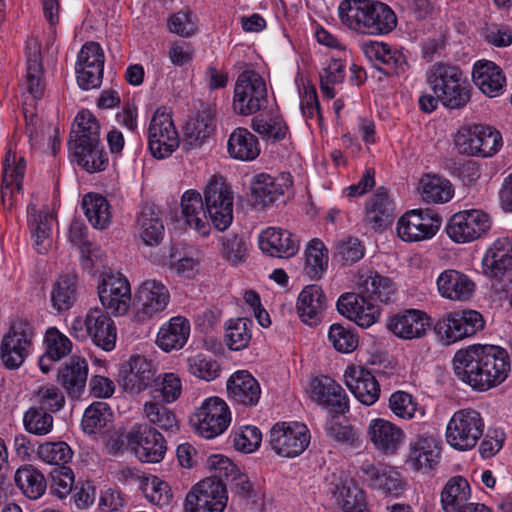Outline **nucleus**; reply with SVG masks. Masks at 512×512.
<instances>
[{
  "instance_id": "obj_1",
  "label": "nucleus",
  "mask_w": 512,
  "mask_h": 512,
  "mask_svg": "<svg viewBox=\"0 0 512 512\" xmlns=\"http://www.w3.org/2000/svg\"><path fill=\"white\" fill-rule=\"evenodd\" d=\"M455 375L476 391H487L503 383L510 371L505 349L494 345H471L453 357Z\"/></svg>"
},
{
  "instance_id": "obj_41",
  "label": "nucleus",
  "mask_w": 512,
  "mask_h": 512,
  "mask_svg": "<svg viewBox=\"0 0 512 512\" xmlns=\"http://www.w3.org/2000/svg\"><path fill=\"white\" fill-rule=\"evenodd\" d=\"M69 150L74 161L89 173L103 171L108 165V156L100 141L70 144Z\"/></svg>"
},
{
  "instance_id": "obj_24",
  "label": "nucleus",
  "mask_w": 512,
  "mask_h": 512,
  "mask_svg": "<svg viewBox=\"0 0 512 512\" xmlns=\"http://www.w3.org/2000/svg\"><path fill=\"white\" fill-rule=\"evenodd\" d=\"M312 398L320 405L328 407L334 414H344L349 409V400L344 389L327 376L315 378L311 382Z\"/></svg>"
},
{
  "instance_id": "obj_14",
  "label": "nucleus",
  "mask_w": 512,
  "mask_h": 512,
  "mask_svg": "<svg viewBox=\"0 0 512 512\" xmlns=\"http://www.w3.org/2000/svg\"><path fill=\"white\" fill-rule=\"evenodd\" d=\"M227 504L225 485L214 478H207L186 495L185 512H223Z\"/></svg>"
},
{
  "instance_id": "obj_51",
  "label": "nucleus",
  "mask_w": 512,
  "mask_h": 512,
  "mask_svg": "<svg viewBox=\"0 0 512 512\" xmlns=\"http://www.w3.org/2000/svg\"><path fill=\"white\" fill-rule=\"evenodd\" d=\"M14 479L21 492L31 500L39 499L46 491L47 483L44 475L31 465L20 467Z\"/></svg>"
},
{
  "instance_id": "obj_57",
  "label": "nucleus",
  "mask_w": 512,
  "mask_h": 512,
  "mask_svg": "<svg viewBox=\"0 0 512 512\" xmlns=\"http://www.w3.org/2000/svg\"><path fill=\"white\" fill-rule=\"evenodd\" d=\"M53 416L51 413L38 407H30L23 416L25 430L37 436H44L53 429Z\"/></svg>"
},
{
  "instance_id": "obj_37",
  "label": "nucleus",
  "mask_w": 512,
  "mask_h": 512,
  "mask_svg": "<svg viewBox=\"0 0 512 512\" xmlns=\"http://www.w3.org/2000/svg\"><path fill=\"white\" fill-rule=\"evenodd\" d=\"M326 309V296L318 285H308L300 293L297 311L302 321L310 326L316 325Z\"/></svg>"
},
{
  "instance_id": "obj_42",
  "label": "nucleus",
  "mask_w": 512,
  "mask_h": 512,
  "mask_svg": "<svg viewBox=\"0 0 512 512\" xmlns=\"http://www.w3.org/2000/svg\"><path fill=\"white\" fill-rule=\"evenodd\" d=\"M139 237L147 246L158 245L164 236V225L159 210L154 205L142 207L136 222Z\"/></svg>"
},
{
  "instance_id": "obj_26",
  "label": "nucleus",
  "mask_w": 512,
  "mask_h": 512,
  "mask_svg": "<svg viewBox=\"0 0 512 512\" xmlns=\"http://www.w3.org/2000/svg\"><path fill=\"white\" fill-rule=\"evenodd\" d=\"M365 56L375 67L386 75L400 74L405 71L407 62L402 52L392 49L388 44L370 41L362 45Z\"/></svg>"
},
{
  "instance_id": "obj_17",
  "label": "nucleus",
  "mask_w": 512,
  "mask_h": 512,
  "mask_svg": "<svg viewBox=\"0 0 512 512\" xmlns=\"http://www.w3.org/2000/svg\"><path fill=\"white\" fill-rule=\"evenodd\" d=\"M490 228V220L480 210H467L454 214L447 226V235L456 243L476 240Z\"/></svg>"
},
{
  "instance_id": "obj_13",
  "label": "nucleus",
  "mask_w": 512,
  "mask_h": 512,
  "mask_svg": "<svg viewBox=\"0 0 512 512\" xmlns=\"http://www.w3.org/2000/svg\"><path fill=\"white\" fill-rule=\"evenodd\" d=\"M179 136L171 115L157 109L148 127V145L154 158L164 159L179 147Z\"/></svg>"
},
{
  "instance_id": "obj_56",
  "label": "nucleus",
  "mask_w": 512,
  "mask_h": 512,
  "mask_svg": "<svg viewBox=\"0 0 512 512\" xmlns=\"http://www.w3.org/2000/svg\"><path fill=\"white\" fill-rule=\"evenodd\" d=\"M109 406L104 402H94L84 412L82 418V427L88 434H96L106 427L111 420Z\"/></svg>"
},
{
  "instance_id": "obj_61",
  "label": "nucleus",
  "mask_w": 512,
  "mask_h": 512,
  "mask_svg": "<svg viewBox=\"0 0 512 512\" xmlns=\"http://www.w3.org/2000/svg\"><path fill=\"white\" fill-rule=\"evenodd\" d=\"M328 340L341 353H350L358 346L356 334L349 327L339 323H334L330 326Z\"/></svg>"
},
{
  "instance_id": "obj_52",
  "label": "nucleus",
  "mask_w": 512,
  "mask_h": 512,
  "mask_svg": "<svg viewBox=\"0 0 512 512\" xmlns=\"http://www.w3.org/2000/svg\"><path fill=\"white\" fill-rule=\"evenodd\" d=\"M84 213L96 229H105L111 223L110 204L102 195L89 193L82 200Z\"/></svg>"
},
{
  "instance_id": "obj_21",
  "label": "nucleus",
  "mask_w": 512,
  "mask_h": 512,
  "mask_svg": "<svg viewBox=\"0 0 512 512\" xmlns=\"http://www.w3.org/2000/svg\"><path fill=\"white\" fill-rule=\"evenodd\" d=\"M355 285L357 291L370 301L389 303L396 298L397 289L393 281L371 269H360Z\"/></svg>"
},
{
  "instance_id": "obj_3",
  "label": "nucleus",
  "mask_w": 512,
  "mask_h": 512,
  "mask_svg": "<svg viewBox=\"0 0 512 512\" xmlns=\"http://www.w3.org/2000/svg\"><path fill=\"white\" fill-rule=\"evenodd\" d=\"M426 80L439 101L449 109H461L470 101V84L458 66L435 63L428 70Z\"/></svg>"
},
{
  "instance_id": "obj_47",
  "label": "nucleus",
  "mask_w": 512,
  "mask_h": 512,
  "mask_svg": "<svg viewBox=\"0 0 512 512\" xmlns=\"http://www.w3.org/2000/svg\"><path fill=\"white\" fill-rule=\"evenodd\" d=\"M470 486L463 477H453L444 486L441 493V503L446 512H458L469 503Z\"/></svg>"
},
{
  "instance_id": "obj_45",
  "label": "nucleus",
  "mask_w": 512,
  "mask_h": 512,
  "mask_svg": "<svg viewBox=\"0 0 512 512\" xmlns=\"http://www.w3.org/2000/svg\"><path fill=\"white\" fill-rule=\"evenodd\" d=\"M215 130L214 114L205 108L189 119L185 126V141L191 147H200Z\"/></svg>"
},
{
  "instance_id": "obj_11",
  "label": "nucleus",
  "mask_w": 512,
  "mask_h": 512,
  "mask_svg": "<svg viewBox=\"0 0 512 512\" xmlns=\"http://www.w3.org/2000/svg\"><path fill=\"white\" fill-rule=\"evenodd\" d=\"M483 327L484 320L479 312L463 310L450 312L439 319L434 331L445 345H449L475 335Z\"/></svg>"
},
{
  "instance_id": "obj_64",
  "label": "nucleus",
  "mask_w": 512,
  "mask_h": 512,
  "mask_svg": "<svg viewBox=\"0 0 512 512\" xmlns=\"http://www.w3.org/2000/svg\"><path fill=\"white\" fill-rule=\"evenodd\" d=\"M156 389L153 394L159 393L161 401L165 403H172L176 401L182 393V383L180 378L174 373H165L158 377Z\"/></svg>"
},
{
  "instance_id": "obj_5",
  "label": "nucleus",
  "mask_w": 512,
  "mask_h": 512,
  "mask_svg": "<svg viewBox=\"0 0 512 512\" xmlns=\"http://www.w3.org/2000/svg\"><path fill=\"white\" fill-rule=\"evenodd\" d=\"M35 327L24 318L16 319L3 336L0 346V358L8 369H17L29 356L33 349Z\"/></svg>"
},
{
  "instance_id": "obj_20",
  "label": "nucleus",
  "mask_w": 512,
  "mask_h": 512,
  "mask_svg": "<svg viewBox=\"0 0 512 512\" xmlns=\"http://www.w3.org/2000/svg\"><path fill=\"white\" fill-rule=\"evenodd\" d=\"M343 377L347 388L362 404L371 406L379 399L380 385L369 369L361 365H349Z\"/></svg>"
},
{
  "instance_id": "obj_2",
  "label": "nucleus",
  "mask_w": 512,
  "mask_h": 512,
  "mask_svg": "<svg viewBox=\"0 0 512 512\" xmlns=\"http://www.w3.org/2000/svg\"><path fill=\"white\" fill-rule=\"evenodd\" d=\"M338 12L344 25L362 34H387L397 24L393 10L380 1L345 0L340 3Z\"/></svg>"
},
{
  "instance_id": "obj_25",
  "label": "nucleus",
  "mask_w": 512,
  "mask_h": 512,
  "mask_svg": "<svg viewBox=\"0 0 512 512\" xmlns=\"http://www.w3.org/2000/svg\"><path fill=\"white\" fill-rule=\"evenodd\" d=\"M291 186L292 180L289 173H281L276 177L260 173L255 175L251 181V191L255 203L262 207L275 202Z\"/></svg>"
},
{
  "instance_id": "obj_44",
  "label": "nucleus",
  "mask_w": 512,
  "mask_h": 512,
  "mask_svg": "<svg viewBox=\"0 0 512 512\" xmlns=\"http://www.w3.org/2000/svg\"><path fill=\"white\" fill-rule=\"evenodd\" d=\"M27 212L34 247L38 253L43 254L47 252L50 245L53 216L48 211H38L32 203L28 205Z\"/></svg>"
},
{
  "instance_id": "obj_23",
  "label": "nucleus",
  "mask_w": 512,
  "mask_h": 512,
  "mask_svg": "<svg viewBox=\"0 0 512 512\" xmlns=\"http://www.w3.org/2000/svg\"><path fill=\"white\" fill-rule=\"evenodd\" d=\"M259 248L269 256L291 258L299 251V239L289 231L268 227L259 235Z\"/></svg>"
},
{
  "instance_id": "obj_27",
  "label": "nucleus",
  "mask_w": 512,
  "mask_h": 512,
  "mask_svg": "<svg viewBox=\"0 0 512 512\" xmlns=\"http://www.w3.org/2000/svg\"><path fill=\"white\" fill-rule=\"evenodd\" d=\"M136 298L139 313L144 317H152L166 309L170 293L161 281L148 279L139 286Z\"/></svg>"
},
{
  "instance_id": "obj_54",
  "label": "nucleus",
  "mask_w": 512,
  "mask_h": 512,
  "mask_svg": "<svg viewBox=\"0 0 512 512\" xmlns=\"http://www.w3.org/2000/svg\"><path fill=\"white\" fill-rule=\"evenodd\" d=\"M42 65L40 59V50L36 42L29 44L27 53V73L25 86L28 93L34 98L39 99L43 95V86L41 83Z\"/></svg>"
},
{
  "instance_id": "obj_49",
  "label": "nucleus",
  "mask_w": 512,
  "mask_h": 512,
  "mask_svg": "<svg viewBox=\"0 0 512 512\" xmlns=\"http://www.w3.org/2000/svg\"><path fill=\"white\" fill-rule=\"evenodd\" d=\"M167 403L152 394L151 399L143 405V413L149 423L168 432L178 431V421L174 412L166 406Z\"/></svg>"
},
{
  "instance_id": "obj_36",
  "label": "nucleus",
  "mask_w": 512,
  "mask_h": 512,
  "mask_svg": "<svg viewBox=\"0 0 512 512\" xmlns=\"http://www.w3.org/2000/svg\"><path fill=\"white\" fill-rule=\"evenodd\" d=\"M472 78L474 84L489 97H497L504 92L505 76L501 68L491 61L475 63Z\"/></svg>"
},
{
  "instance_id": "obj_32",
  "label": "nucleus",
  "mask_w": 512,
  "mask_h": 512,
  "mask_svg": "<svg viewBox=\"0 0 512 512\" xmlns=\"http://www.w3.org/2000/svg\"><path fill=\"white\" fill-rule=\"evenodd\" d=\"M440 446L432 436H419L409 446L406 463L415 471L431 470L438 463Z\"/></svg>"
},
{
  "instance_id": "obj_18",
  "label": "nucleus",
  "mask_w": 512,
  "mask_h": 512,
  "mask_svg": "<svg viewBox=\"0 0 512 512\" xmlns=\"http://www.w3.org/2000/svg\"><path fill=\"white\" fill-rule=\"evenodd\" d=\"M98 295L107 313L124 315L130 307V284L120 273L104 274L102 283L98 287Z\"/></svg>"
},
{
  "instance_id": "obj_38",
  "label": "nucleus",
  "mask_w": 512,
  "mask_h": 512,
  "mask_svg": "<svg viewBox=\"0 0 512 512\" xmlns=\"http://www.w3.org/2000/svg\"><path fill=\"white\" fill-rule=\"evenodd\" d=\"M393 210L387 189L379 187L366 204L365 222L376 231L382 230L392 222Z\"/></svg>"
},
{
  "instance_id": "obj_19",
  "label": "nucleus",
  "mask_w": 512,
  "mask_h": 512,
  "mask_svg": "<svg viewBox=\"0 0 512 512\" xmlns=\"http://www.w3.org/2000/svg\"><path fill=\"white\" fill-rule=\"evenodd\" d=\"M328 493L332 495L343 512H365L367 508L364 492L344 472L332 473L327 478Z\"/></svg>"
},
{
  "instance_id": "obj_28",
  "label": "nucleus",
  "mask_w": 512,
  "mask_h": 512,
  "mask_svg": "<svg viewBox=\"0 0 512 512\" xmlns=\"http://www.w3.org/2000/svg\"><path fill=\"white\" fill-rule=\"evenodd\" d=\"M26 163L23 157L17 160L16 153L9 149L3 162V179L1 187L2 202L11 208L14 205V193L22 190Z\"/></svg>"
},
{
  "instance_id": "obj_16",
  "label": "nucleus",
  "mask_w": 512,
  "mask_h": 512,
  "mask_svg": "<svg viewBox=\"0 0 512 512\" xmlns=\"http://www.w3.org/2000/svg\"><path fill=\"white\" fill-rule=\"evenodd\" d=\"M442 218L429 210H410L397 223L398 236L407 242L432 238L439 230Z\"/></svg>"
},
{
  "instance_id": "obj_50",
  "label": "nucleus",
  "mask_w": 512,
  "mask_h": 512,
  "mask_svg": "<svg viewBox=\"0 0 512 512\" xmlns=\"http://www.w3.org/2000/svg\"><path fill=\"white\" fill-rule=\"evenodd\" d=\"M418 190L427 203H446L454 194L451 183L436 175H425L420 179Z\"/></svg>"
},
{
  "instance_id": "obj_33",
  "label": "nucleus",
  "mask_w": 512,
  "mask_h": 512,
  "mask_svg": "<svg viewBox=\"0 0 512 512\" xmlns=\"http://www.w3.org/2000/svg\"><path fill=\"white\" fill-rule=\"evenodd\" d=\"M227 391L231 400L244 406L258 403L261 388L258 381L247 371H237L227 381Z\"/></svg>"
},
{
  "instance_id": "obj_34",
  "label": "nucleus",
  "mask_w": 512,
  "mask_h": 512,
  "mask_svg": "<svg viewBox=\"0 0 512 512\" xmlns=\"http://www.w3.org/2000/svg\"><path fill=\"white\" fill-rule=\"evenodd\" d=\"M182 216L186 224L202 236L210 233L208 213L201 194L195 190L186 191L181 199Z\"/></svg>"
},
{
  "instance_id": "obj_31",
  "label": "nucleus",
  "mask_w": 512,
  "mask_h": 512,
  "mask_svg": "<svg viewBox=\"0 0 512 512\" xmlns=\"http://www.w3.org/2000/svg\"><path fill=\"white\" fill-rule=\"evenodd\" d=\"M512 266V242L503 237L495 240L482 259L483 273L491 278H502Z\"/></svg>"
},
{
  "instance_id": "obj_48",
  "label": "nucleus",
  "mask_w": 512,
  "mask_h": 512,
  "mask_svg": "<svg viewBox=\"0 0 512 512\" xmlns=\"http://www.w3.org/2000/svg\"><path fill=\"white\" fill-rule=\"evenodd\" d=\"M100 141V125L88 110L77 113L70 132V144L96 143Z\"/></svg>"
},
{
  "instance_id": "obj_62",
  "label": "nucleus",
  "mask_w": 512,
  "mask_h": 512,
  "mask_svg": "<svg viewBox=\"0 0 512 512\" xmlns=\"http://www.w3.org/2000/svg\"><path fill=\"white\" fill-rule=\"evenodd\" d=\"M35 398L39 404L38 408L49 413L59 411L65 404L64 394L53 384L40 386L35 393Z\"/></svg>"
},
{
  "instance_id": "obj_63",
  "label": "nucleus",
  "mask_w": 512,
  "mask_h": 512,
  "mask_svg": "<svg viewBox=\"0 0 512 512\" xmlns=\"http://www.w3.org/2000/svg\"><path fill=\"white\" fill-rule=\"evenodd\" d=\"M252 129L265 139L279 141L285 138L287 134L286 124L279 119L266 120L256 117L252 120Z\"/></svg>"
},
{
  "instance_id": "obj_8",
  "label": "nucleus",
  "mask_w": 512,
  "mask_h": 512,
  "mask_svg": "<svg viewBox=\"0 0 512 512\" xmlns=\"http://www.w3.org/2000/svg\"><path fill=\"white\" fill-rule=\"evenodd\" d=\"M230 421L229 407L219 397L205 399L190 417L194 431L206 439L221 435L228 428Z\"/></svg>"
},
{
  "instance_id": "obj_7",
  "label": "nucleus",
  "mask_w": 512,
  "mask_h": 512,
  "mask_svg": "<svg viewBox=\"0 0 512 512\" xmlns=\"http://www.w3.org/2000/svg\"><path fill=\"white\" fill-rule=\"evenodd\" d=\"M454 142L461 155L491 157L500 149L502 137L490 126L478 124L460 128Z\"/></svg>"
},
{
  "instance_id": "obj_6",
  "label": "nucleus",
  "mask_w": 512,
  "mask_h": 512,
  "mask_svg": "<svg viewBox=\"0 0 512 512\" xmlns=\"http://www.w3.org/2000/svg\"><path fill=\"white\" fill-rule=\"evenodd\" d=\"M267 103V86L263 77L254 70H244L234 86V111L248 116L266 108Z\"/></svg>"
},
{
  "instance_id": "obj_15",
  "label": "nucleus",
  "mask_w": 512,
  "mask_h": 512,
  "mask_svg": "<svg viewBox=\"0 0 512 512\" xmlns=\"http://www.w3.org/2000/svg\"><path fill=\"white\" fill-rule=\"evenodd\" d=\"M136 457L146 463L160 462L166 452L165 439L147 424H135L125 436Z\"/></svg>"
},
{
  "instance_id": "obj_35",
  "label": "nucleus",
  "mask_w": 512,
  "mask_h": 512,
  "mask_svg": "<svg viewBox=\"0 0 512 512\" xmlns=\"http://www.w3.org/2000/svg\"><path fill=\"white\" fill-rule=\"evenodd\" d=\"M440 294L450 300L466 301L473 295L475 284L465 274L457 270H445L437 279Z\"/></svg>"
},
{
  "instance_id": "obj_10",
  "label": "nucleus",
  "mask_w": 512,
  "mask_h": 512,
  "mask_svg": "<svg viewBox=\"0 0 512 512\" xmlns=\"http://www.w3.org/2000/svg\"><path fill=\"white\" fill-rule=\"evenodd\" d=\"M310 432L299 422H278L270 430L269 445L279 456L293 458L302 454L310 443Z\"/></svg>"
},
{
  "instance_id": "obj_39",
  "label": "nucleus",
  "mask_w": 512,
  "mask_h": 512,
  "mask_svg": "<svg viewBox=\"0 0 512 512\" xmlns=\"http://www.w3.org/2000/svg\"><path fill=\"white\" fill-rule=\"evenodd\" d=\"M88 363L85 359L73 356L58 372V381L68 395L77 397L86 386Z\"/></svg>"
},
{
  "instance_id": "obj_22",
  "label": "nucleus",
  "mask_w": 512,
  "mask_h": 512,
  "mask_svg": "<svg viewBox=\"0 0 512 512\" xmlns=\"http://www.w3.org/2000/svg\"><path fill=\"white\" fill-rule=\"evenodd\" d=\"M430 326V317L422 310L406 309L392 316L387 328L396 337L412 340L421 338Z\"/></svg>"
},
{
  "instance_id": "obj_30",
  "label": "nucleus",
  "mask_w": 512,
  "mask_h": 512,
  "mask_svg": "<svg viewBox=\"0 0 512 512\" xmlns=\"http://www.w3.org/2000/svg\"><path fill=\"white\" fill-rule=\"evenodd\" d=\"M86 327L93 343L105 351H111L116 343V328L103 309L93 308L86 315Z\"/></svg>"
},
{
  "instance_id": "obj_9",
  "label": "nucleus",
  "mask_w": 512,
  "mask_h": 512,
  "mask_svg": "<svg viewBox=\"0 0 512 512\" xmlns=\"http://www.w3.org/2000/svg\"><path fill=\"white\" fill-rule=\"evenodd\" d=\"M157 367L142 355L131 356L120 365L119 386L131 396H138L157 382Z\"/></svg>"
},
{
  "instance_id": "obj_53",
  "label": "nucleus",
  "mask_w": 512,
  "mask_h": 512,
  "mask_svg": "<svg viewBox=\"0 0 512 512\" xmlns=\"http://www.w3.org/2000/svg\"><path fill=\"white\" fill-rule=\"evenodd\" d=\"M253 323L248 318L230 319L225 325V343L230 350L240 351L248 347L252 338Z\"/></svg>"
},
{
  "instance_id": "obj_43",
  "label": "nucleus",
  "mask_w": 512,
  "mask_h": 512,
  "mask_svg": "<svg viewBox=\"0 0 512 512\" xmlns=\"http://www.w3.org/2000/svg\"><path fill=\"white\" fill-rule=\"evenodd\" d=\"M190 335V323L181 316L173 317L163 325L157 335L156 343L165 352L181 349Z\"/></svg>"
},
{
  "instance_id": "obj_40",
  "label": "nucleus",
  "mask_w": 512,
  "mask_h": 512,
  "mask_svg": "<svg viewBox=\"0 0 512 512\" xmlns=\"http://www.w3.org/2000/svg\"><path fill=\"white\" fill-rule=\"evenodd\" d=\"M78 275L74 271L60 274L50 291L52 307L58 311L69 310L77 299Z\"/></svg>"
},
{
  "instance_id": "obj_46",
  "label": "nucleus",
  "mask_w": 512,
  "mask_h": 512,
  "mask_svg": "<svg viewBox=\"0 0 512 512\" xmlns=\"http://www.w3.org/2000/svg\"><path fill=\"white\" fill-rule=\"evenodd\" d=\"M229 155L232 158L251 161L260 154L258 139L246 128H236L230 135L227 144Z\"/></svg>"
},
{
  "instance_id": "obj_12",
  "label": "nucleus",
  "mask_w": 512,
  "mask_h": 512,
  "mask_svg": "<svg viewBox=\"0 0 512 512\" xmlns=\"http://www.w3.org/2000/svg\"><path fill=\"white\" fill-rule=\"evenodd\" d=\"M204 203L213 226L226 230L233 221V193L222 178L213 177L204 189Z\"/></svg>"
},
{
  "instance_id": "obj_55",
  "label": "nucleus",
  "mask_w": 512,
  "mask_h": 512,
  "mask_svg": "<svg viewBox=\"0 0 512 512\" xmlns=\"http://www.w3.org/2000/svg\"><path fill=\"white\" fill-rule=\"evenodd\" d=\"M328 266V250L319 239L309 242L305 250V272L312 278H320Z\"/></svg>"
},
{
  "instance_id": "obj_4",
  "label": "nucleus",
  "mask_w": 512,
  "mask_h": 512,
  "mask_svg": "<svg viewBox=\"0 0 512 512\" xmlns=\"http://www.w3.org/2000/svg\"><path fill=\"white\" fill-rule=\"evenodd\" d=\"M485 422L480 412L464 408L453 413L447 423L445 439L457 451L473 449L483 436Z\"/></svg>"
},
{
  "instance_id": "obj_60",
  "label": "nucleus",
  "mask_w": 512,
  "mask_h": 512,
  "mask_svg": "<svg viewBox=\"0 0 512 512\" xmlns=\"http://www.w3.org/2000/svg\"><path fill=\"white\" fill-rule=\"evenodd\" d=\"M44 342L46 344L47 358L53 361L62 359L68 355L72 349L70 339L55 327L47 329Z\"/></svg>"
},
{
  "instance_id": "obj_58",
  "label": "nucleus",
  "mask_w": 512,
  "mask_h": 512,
  "mask_svg": "<svg viewBox=\"0 0 512 512\" xmlns=\"http://www.w3.org/2000/svg\"><path fill=\"white\" fill-rule=\"evenodd\" d=\"M39 458L52 465L65 466L73 456V452L66 442H45L37 450Z\"/></svg>"
},
{
  "instance_id": "obj_59",
  "label": "nucleus",
  "mask_w": 512,
  "mask_h": 512,
  "mask_svg": "<svg viewBox=\"0 0 512 512\" xmlns=\"http://www.w3.org/2000/svg\"><path fill=\"white\" fill-rule=\"evenodd\" d=\"M187 367L190 374L205 381L216 379L220 373V365L217 361L201 353L189 357Z\"/></svg>"
},
{
  "instance_id": "obj_29",
  "label": "nucleus",
  "mask_w": 512,
  "mask_h": 512,
  "mask_svg": "<svg viewBox=\"0 0 512 512\" xmlns=\"http://www.w3.org/2000/svg\"><path fill=\"white\" fill-rule=\"evenodd\" d=\"M368 435L375 448L387 455L395 454L404 439V432L399 427L381 418L370 422Z\"/></svg>"
}]
</instances>
